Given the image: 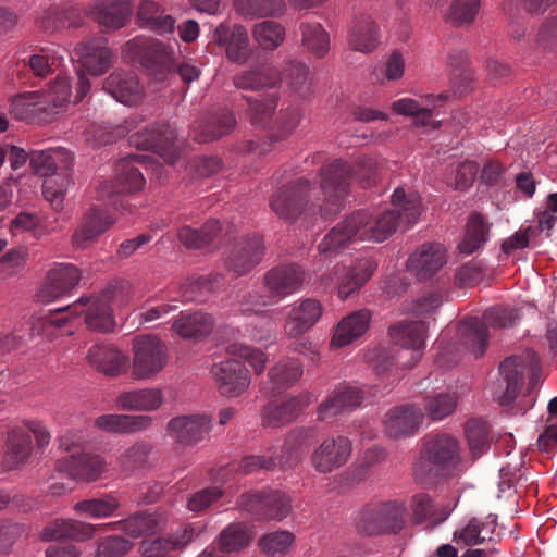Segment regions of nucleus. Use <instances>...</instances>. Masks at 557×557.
<instances>
[{
    "instance_id": "nucleus-1",
    "label": "nucleus",
    "mask_w": 557,
    "mask_h": 557,
    "mask_svg": "<svg viewBox=\"0 0 557 557\" xmlns=\"http://www.w3.org/2000/svg\"><path fill=\"white\" fill-rule=\"evenodd\" d=\"M376 168L371 158L360 159L355 166L336 159L319 172L320 189L311 187L308 180L299 177L278 188L270 199V207L281 219L296 220L301 213H320L327 219L336 214L348 194L350 181L357 178L362 187L374 183Z\"/></svg>"
},
{
    "instance_id": "nucleus-2",
    "label": "nucleus",
    "mask_w": 557,
    "mask_h": 557,
    "mask_svg": "<svg viewBox=\"0 0 557 557\" xmlns=\"http://www.w3.org/2000/svg\"><path fill=\"white\" fill-rule=\"evenodd\" d=\"M393 209L379 213L357 211L333 227L319 245L320 253L331 256L356 240L384 242L404 223L411 227L421 213L420 197L405 194L400 187L392 195Z\"/></svg>"
},
{
    "instance_id": "nucleus-3",
    "label": "nucleus",
    "mask_w": 557,
    "mask_h": 557,
    "mask_svg": "<svg viewBox=\"0 0 557 557\" xmlns=\"http://www.w3.org/2000/svg\"><path fill=\"white\" fill-rule=\"evenodd\" d=\"M243 99L248 104L247 115L251 124L269 129L268 139L251 140L248 143L249 152L257 154L268 153L272 149V144L287 138L301 120V113L295 107L281 110L273 120L272 117L278 102L276 95H267L261 98L244 96Z\"/></svg>"
},
{
    "instance_id": "nucleus-4",
    "label": "nucleus",
    "mask_w": 557,
    "mask_h": 557,
    "mask_svg": "<svg viewBox=\"0 0 557 557\" xmlns=\"http://www.w3.org/2000/svg\"><path fill=\"white\" fill-rule=\"evenodd\" d=\"M125 58L137 61L153 81L163 83L174 75L173 47L151 37H135L122 50Z\"/></svg>"
},
{
    "instance_id": "nucleus-5",
    "label": "nucleus",
    "mask_w": 557,
    "mask_h": 557,
    "mask_svg": "<svg viewBox=\"0 0 557 557\" xmlns=\"http://www.w3.org/2000/svg\"><path fill=\"white\" fill-rule=\"evenodd\" d=\"M112 292L104 290L100 296L91 299L89 297H81L77 301L63 308L50 311L39 319L44 327H60L67 322L65 312L72 315H78L85 312V322L91 330L107 333L114 329L115 321L109 305Z\"/></svg>"
},
{
    "instance_id": "nucleus-6",
    "label": "nucleus",
    "mask_w": 557,
    "mask_h": 557,
    "mask_svg": "<svg viewBox=\"0 0 557 557\" xmlns=\"http://www.w3.org/2000/svg\"><path fill=\"white\" fill-rule=\"evenodd\" d=\"M460 461L459 445L456 438L447 434L430 437L422 449V460L416 467L414 475L419 481H425L428 472L436 475L448 474Z\"/></svg>"
},
{
    "instance_id": "nucleus-7",
    "label": "nucleus",
    "mask_w": 557,
    "mask_h": 557,
    "mask_svg": "<svg viewBox=\"0 0 557 557\" xmlns=\"http://www.w3.org/2000/svg\"><path fill=\"white\" fill-rule=\"evenodd\" d=\"M406 507L391 500L364 506L356 518V528L363 534L398 533L405 525Z\"/></svg>"
},
{
    "instance_id": "nucleus-8",
    "label": "nucleus",
    "mask_w": 557,
    "mask_h": 557,
    "mask_svg": "<svg viewBox=\"0 0 557 557\" xmlns=\"http://www.w3.org/2000/svg\"><path fill=\"white\" fill-rule=\"evenodd\" d=\"M79 442L81 438L72 433L60 437V447L67 454L59 460L58 468L74 480L95 481L104 471L106 462L98 455L84 453Z\"/></svg>"
},
{
    "instance_id": "nucleus-9",
    "label": "nucleus",
    "mask_w": 557,
    "mask_h": 557,
    "mask_svg": "<svg viewBox=\"0 0 557 557\" xmlns=\"http://www.w3.org/2000/svg\"><path fill=\"white\" fill-rule=\"evenodd\" d=\"M132 351V373L138 380L154 377L169 361L168 346L156 335L136 336L133 341Z\"/></svg>"
},
{
    "instance_id": "nucleus-10",
    "label": "nucleus",
    "mask_w": 557,
    "mask_h": 557,
    "mask_svg": "<svg viewBox=\"0 0 557 557\" xmlns=\"http://www.w3.org/2000/svg\"><path fill=\"white\" fill-rule=\"evenodd\" d=\"M237 506L258 520H283L292 509L289 498L274 490L244 493Z\"/></svg>"
},
{
    "instance_id": "nucleus-11",
    "label": "nucleus",
    "mask_w": 557,
    "mask_h": 557,
    "mask_svg": "<svg viewBox=\"0 0 557 557\" xmlns=\"http://www.w3.org/2000/svg\"><path fill=\"white\" fill-rule=\"evenodd\" d=\"M145 178L143 173L134 165V159L120 160L115 166L113 180L101 183L100 198L108 199L115 208L126 209L119 196L131 194L143 188Z\"/></svg>"
},
{
    "instance_id": "nucleus-12",
    "label": "nucleus",
    "mask_w": 557,
    "mask_h": 557,
    "mask_svg": "<svg viewBox=\"0 0 557 557\" xmlns=\"http://www.w3.org/2000/svg\"><path fill=\"white\" fill-rule=\"evenodd\" d=\"M305 270L297 263H281L268 270L262 278L264 290L278 304L285 297L297 293L304 286Z\"/></svg>"
},
{
    "instance_id": "nucleus-13",
    "label": "nucleus",
    "mask_w": 557,
    "mask_h": 557,
    "mask_svg": "<svg viewBox=\"0 0 557 557\" xmlns=\"http://www.w3.org/2000/svg\"><path fill=\"white\" fill-rule=\"evenodd\" d=\"M212 374L219 393L224 397L243 395L251 383L249 370L237 359H226L212 364Z\"/></svg>"
},
{
    "instance_id": "nucleus-14",
    "label": "nucleus",
    "mask_w": 557,
    "mask_h": 557,
    "mask_svg": "<svg viewBox=\"0 0 557 557\" xmlns=\"http://www.w3.org/2000/svg\"><path fill=\"white\" fill-rule=\"evenodd\" d=\"M72 59L88 74L101 76L112 66L113 53L106 38L92 37L76 45Z\"/></svg>"
},
{
    "instance_id": "nucleus-15",
    "label": "nucleus",
    "mask_w": 557,
    "mask_h": 557,
    "mask_svg": "<svg viewBox=\"0 0 557 557\" xmlns=\"http://www.w3.org/2000/svg\"><path fill=\"white\" fill-rule=\"evenodd\" d=\"M351 441L343 435L326 437L310 456L313 469L322 474L344 466L351 455Z\"/></svg>"
},
{
    "instance_id": "nucleus-16",
    "label": "nucleus",
    "mask_w": 557,
    "mask_h": 557,
    "mask_svg": "<svg viewBox=\"0 0 557 557\" xmlns=\"http://www.w3.org/2000/svg\"><path fill=\"white\" fill-rule=\"evenodd\" d=\"M525 369V359L518 356L508 357L499 364L500 380L493 392V397L500 406H508L517 398Z\"/></svg>"
},
{
    "instance_id": "nucleus-17",
    "label": "nucleus",
    "mask_w": 557,
    "mask_h": 557,
    "mask_svg": "<svg viewBox=\"0 0 557 557\" xmlns=\"http://www.w3.org/2000/svg\"><path fill=\"white\" fill-rule=\"evenodd\" d=\"M212 42L224 48L232 62L243 64L249 57V37L243 25L230 21L220 23L212 34Z\"/></svg>"
},
{
    "instance_id": "nucleus-18",
    "label": "nucleus",
    "mask_w": 557,
    "mask_h": 557,
    "mask_svg": "<svg viewBox=\"0 0 557 557\" xmlns=\"http://www.w3.org/2000/svg\"><path fill=\"white\" fill-rule=\"evenodd\" d=\"M211 430V418L206 414H184L172 418L166 424V434L185 446L205 440Z\"/></svg>"
},
{
    "instance_id": "nucleus-19",
    "label": "nucleus",
    "mask_w": 557,
    "mask_h": 557,
    "mask_svg": "<svg viewBox=\"0 0 557 557\" xmlns=\"http://www.w3.org/2000/svg\"><path fill=\"white\" fill-rule=\"evenodd\" d=\"M263 252L264 246L260 236L244 237L232 246L225 264L228 270L242 276L260 263Z\"/></svg>"
},
{
    "instance_id": "nucleus-20",
    "label": "nucleus",
    "mask_w": 557,
    "mask_h": 557,
    "mask_svg": "<svg viewBox=\"0 0 557 557\" xmlns=\"http://www.w3.org/2000/svg\"><path fill=\"white\" fill-rule=\"evenodd\" d=\"M311 395L307 392L288 397L280 403H269L262 408V424L269 428H280L295 421L310 405Z\"/></svg>"
},
{
    "instance_id": "nucleus-21",
    "label": "nucleus",
    "mask_w": 557,
    "mask_h": 557,
    "mask_svg": "<svg viewBox=\"0 0 557 557\" xmlns=\"http://www.w3.org/2000/svg\"><path fill=\"white\" fill-rule=\"evenodd\" d=\"M103 90L125 106H137L144 98V86L129 71H114L103 81Z\"/></svg>"
},
{
    "instance_id": "nucleus-22",
    "label": "nucleus",
    "mask_w": 557,
    "mask_h": 557,
    "mask_svg": "<svg viewBox=\"0 0 557 557\" xmlns=\"http://www.w3.org/2000/svg\"><path fill=\"white\" fill-rule=\"evenodd\" d=\"M322 306L315 299L295 302L284 323V333L289 338H298L308 332L321 318Z\"/></svg>"
},
{
    "instance_id": "nucleus-23",
    "label": "nucleus",
    "mask_w": 557,
    "mask_h": 557,
    "mask_svg": "<svg viewBox=\"0 0 557 557\" xmlns=\"http://www.w3.org/2000/svg\"><path fill=\"white\" fill-rule=\"evenodd\" d=\"M33 451L32 436L23 429L8 431L1 468L4 472L22 469L29 460Z\"/></svg>"
},
{
    "instance_id": "nucleus-24",
    "label": "nucleus",
    "mask_w": 557,
    "mask_h": 557,
    "mask_svg": "<svg viewBox=\"0 0 557 557\" xmlns=\"http://www.w3.org/2000/svg\"><path fill=\"white\" fill-rule=\"evenodd\" d=\"M445 263V247L438 243H430L422 245L410 255L407 269L422 281L434 275Z\"/></svg>"
},
{
    "instance_id": "nucleus-25",
    "label": "nucleus",
    "mask_w": 557,
    "mask_h": 557,
    "mask_svg": "<svg viewBox=\"0 0 557 557\" xmlns=\"http://www.w3.org/2000/svg\"><path fill=\"white\" fill-rule=\"evenodd\" d=\"M111 214L100 207H91L81 219V223L72 236L74 246L83 248L96 240L114 224Z\"/></svg>"
},
{
    "instance_id": "nucleus-26",
    "label": "nucleus",
    "mask_w": 557,
    "mask_h": 557,
    "mask_svg": "<svg viewBox=\"0 0 557 557\" xmlns=\"http://www.w3.org/2000/svg\"><path fill=\"white\" fill-rule=\"evenodd\" d=\"M99 530V524L73 519H55L46 524L40 533V539L46 542L62 540L83 542L94 537Z\"/></svg>"
},
{
    "instance_id": "nucleus-27",
    "label": "nucleus",
    "mask_w": 557,
    "mask_h": 557,
    "mask_svg": "<svg viewBox=\"0 0 557 557\" xmlns=\"http://www.w3.org/2000/svg\"><path fill=\"white\" fill-rule=\"evenodd\" d=\"M71 85L69 78L58 74L55 81L50 85L45 101L33 106L32 113L39 122L49 123L69 104Z\"/></svg>"
},
{
    "instance_id": "nucleus-28",
    "label": "nucleus",
    "mask_w": 557,
    "mask_h": 557,
    "mask_svg": "<svg viewBox=\"0 0 557 557\" xmlns=\"http://www.w3.org/2000/svg\"><path fill=\"white\" fill-rule=\"evenodd\" d=\"M363 399L364 392L361 388L348 384L339 385L318 407V420L325 421L334 418L345 410L355 409Z\"/></svg>"
},
{
    "instance_id": "nucleus-29",
    "label": "nucleus",
    "mask_w": 557,
    "mask_h": 557,
    "mask_svg": "<svg viewBox=\"0 0 557 557\" xmlns=\"http://www.w3.org/2000/svg\"><path fill=\"white\" fill-rule=\"evenodd\" d=\"M457 338L458 352L466 351L474 358H480L488 346L490 333L481 319L472 317L458 324Z\"/></svg>"
},
{
    "instance_id": "nucleus-30",
    "label": "nucleus",
    "mask_w": 557,
    "mask_h": 557,
    "mask_svg": "<svg viewBox=\"0 0 557 557\" xmlns=\"http://www.w3.org/2000/svg\"><path fill=\"white\" fill-rule=\"evenodd\" d=\"M377 264L371 258L358 259L355 264L346 269L336 267L334 274L337 276L338 296L346 299L354 292L358 290L373 275Z\"/></svg>"
},
{
    "instance_id": "nucleus-31",
    "label": "nucleus",
    "mask_w": 557,
    "mask_h": 557,
    "mask_svg": "<svg viewBox=\"0 0 557 557\" xmlns=\"http://www.w3.org/2000/svg\"><path fill=\"white\" fill-rule=\"evenodd\" d=\"M428 330L426 322L411 321L399 322L389 327V335L392 341L401 346L405 352L411 349V360L414 364L421 357L422 350L425 346V333Z\"/></svg>"
},
{
    "instance_id": "nucleus-32",
    "label": "nucleus",
    "mask_w": 557,
    "mask_h": 557,
    "mask_svg": "<svg viewBox=\"0 0 557 557\" xmlns=\"http://www.w3.org/2000/svg\"><path fill=\"white\" fill-rule=\"evenodd\" d=\"M165 522L166 518L161 512L141 511L132 515L125 520L99 525L100 530H113L116 529V527H121L128 536L137 539L162 530Z\"/></svg>"
},
{
    "instance_id": "nucleus-33",
    "label": "nucleus",
    "mask_w": 557,
    "mask_h": 557,
    "mask_svg": "<svg viewBox=\"0 0 557 557\" xmlns=\"http://www.w3.org/2000/svg\"><path fill=\"white\" fill-rule=\"evenodd\" d=\"M73 160L72 152L62 147L33 150L29 153L30 166L44 177L57 174V172L72 171Z\"/></svg>"
},
{
    "instance_id": "nucleus-34",
    "label": "nucleus",
    "mask_w": 557,
    "mask_h": 557,
    "mask_svg": "<svg viewBox=\"0 0 557 557\" xmlns=\"http://www.w3.org/2000/svg\"><path fill=\"white\" fill-rule=\"evenodd\" d=\"M423 412L417 405H403L386 414L385 431L389 437L400 438L412 434L423 420Z\"/></svg>"
},
{
    "instance_id": "nucleus-35",
    "label": "nucleus",
    "mask_w": 557,
    "mask_h": 557,
    "mask_svg": "<svg viewBox=\"0 0 557 557\" xmlns=\"http://www.w3.org/2000/svg\"><path fill=\"white\" fill-rule=\"evenodd\" d=\"M236 125L233 111L223 108L209 113L194 126L197 132L196 140L200 143L212 141L230 134Z\"/></svg>"
},
{
    "instance_id": "nucleus-36",
    "label": "nucleus",
    "mask_w": 557,
    "mask_h": 557,
    "mask_svg": "<svg viewBox=\"0 0 557 557\" xmlns=\"http://www.w3.org/2000/svg\"><path fill=\"white\" fill-rule=\"evenodd\" d=\"M88 362L97 371L116 376L123 373L128 366V357L112 345H92L87 354Z\"/></svg>"
},
{
    "instance_id": "nucleus-37",
    "label": "nucleus",
    "mask_w": 557,
    "mask_h": 557,
    "mask_svg": "<svg viewBox=\"0 0 557 557\" xmlns=\"http://www.w3.org/2000/svg\"><path fill=\"white\" fill-rule=\"evenodd\" d=\"M81 272L71 263H60L49 270L41 289L42 296L55 299L70 293L79 282Z\"/></svg>"
},
{
    "instance_id": "nucleus-38",
    "label": "nucleus",
    "mask_w": 557,
    "mask_h": 557,
    "mask_svg": "<svg viewBox=\"0 0 557 557\" xmlns=\"http://www.w3.org/2000/svg\"><path fill=\"white\" fill-rule=\"evenodd\" d=\"M150 416L102 414L95 420V426L109 433L132 434L145 431L151 426Z\"/></svg>"
},
{
    "instance_id": "nucleus-39",
    "label": "nucleus",
    "mask_w": 557,
    "mask_h": 557,
    "mask_svg": "<svg viewBox=\"0 0 557 557\" xmlns=\"http://www.w3.org/2000/svg\"><path fill=\"white\" fill-rule=\"evenodd\" d=\"M371 312L368 309L357 310L342 319L332 337V345L341 348L362 336L369 327Z\"/></svg>"
},
{
    "instance_id": "nucleus-40",
    "label": "nucleus",
    "mask_w": 557,
    "mask_h": 557,
    "mask_svg": "<svg viewBox=\"0 0 557 557\" xmlns=\"http://www.w3.org/2000/svg\"><path fill=\"white\" fill-rule=\"evenodd\" d=\"M315 432L311 428H298L288 433L282 447V454L276 456L280 469L293 468L314 440Z\"/></svg>"
},
{
    "instance_id": "nucleus-41",
    "label": "nucleus",
    "mask_w": 557,
    "mask_h": 557,
    "mask_svg": "<svg viewBox=\"0 0 557 557\" xmlns=\"http://www.w3.org/2000/svg\"><path fill=\"white\" fill-rule=\"evenodd\" d=\"M302 363L295 358L278 360L268 373L273 394H281L290 388L302 376Z\"/></svg>"
},
{
    "instance_id": "nucleus-42",
    "label": "nucleus",
    "mask_w": 557,
    "mask_h": 557,
    "mask_svg": "<svg viewBox=\"0 0 557 557\" xmlns=\"http://www.w3.org/2000/svg\"><path fill=\"white\" fill-rule=\"evenodd\" d=\"M177 138L176 131L169 124H156L132 137L135 146L143 150L162 151L170 149Z\"/></svg>"
},
{
    "instance_id": "nucleus-43",
    "label": "nucleus",
    "mask_w": 557,
    "mask_h": 557,
    "mask_svg": "<svg viewBox=\"0 0 557 557\" xmlns=\"http://www.w3.org/2000/svg\"><path fill=\"white\" fill-rule=\"evenodd\" d=\"M163 394L159 388H140L121 393L116 406L127 411H154L161 407Z\"/></svg>"
},
{
    "instance_id": "nucleus-44",
    "label": "nucleus",
    "mask_w": 557,
    "mask_h": 557,
    "mask_svg": "<svg viewBox=\"0 0 557 557\" xmlns=\"http://www.w3.org/2000/svg\"><path fill=\"white\" fill-rule=\"evenodd\" d=\"M281 79L278 70L262 65L237 73L233 77V83L239 89L260 90L274 87Z\"/></svg>"
},
{
    "instance_id": "nucleus-45",
    "label": "nucleus",
    "mask_w": 557,
    "mask_h": 557,
    "mask_svg": "<svg viewBox=\"0 0 557 557\" xmlns=\"http://www.w3.org/2000/svg\"><path fill=\"white\" fill-rule=\"evenodd\" d=\"M213 327V319L202 311L180 312L172 329L183 338H199L207 336Z\"/></svg>"
},
{
    "instance_id": "nucleus-46",
    "label": "nucleus",
    "mask_w": 557,
    "mask_h": 557,
    "mask_svg": "<svg viewBox=\"0 0 557 557\" xmlns=\"http://www.w3.org/2000/svg\"><path fill=\"white\" fill-rule=\"evenodd\" d=\"M348 44L351 49L360 52H371L379 44L377 27L370 16L362 15L354 20Z\"/></svg>"
},
{
    "instance_id": "nucleus-47",
    "label": "nucleus",
    "mask_w": 557,
    "mask_h": 557,
    "mask_svg": "<svg viewBox=\"0 0 557 557\" xmlns=\"http://www.w3.org/2000/svg\"><path fill=\"white\" fill-rule=\"evenodd\" d=\"M411 508L416 523L430 521L434 527L444 522L453 511L449 505H435L432 498L424 493L413 496Z\"/></svg>"
},
{
    "instance_id": "nucleus-48",
    "label": "nucleus",
    "mask_w": 557,
    "mask_h": 557,
    "mask_svg": "<svg viewBox=\"0 0 557 557\" xmlns=\"http://www.w3.org/2000/svg\"><path fill=\"white\" fill-rule=\"evenodd\" d=\"M221 230L218 220H208L200 228L188 225L181 226L177 237L182 245L188 249H201L211 244Z\"/></svg>"
},
{
    "instance_id": "nucleus-49",
    "label": "nucleus",
    "mask_w": 557,
    "mask_h": 557,
    "mask_svg": "<svg viewBox=\"0 0 557 557\" xmlns=\"http://www.w3.org/2000/svg\"><path fill=\"white\" fill-rule=\"evenodd\" d=\"M94 16L100 25L117 29L126 24L129 10L125 3L117 0H98Z\"/></svg>"
},
{
    "instance_id": "nucleus-50",
    "label": "nucleus",
    "mask_w": 557,
    "mask_h": 557,
    "mask_svg": "<svg viewBox=\"0 0 557 557\" xmlns=\"http://www.w3.org/2000/svg\"><path fill=\"white\" fill-rule=\"evenodd\" d=\"M137 16L146 27L159 34L172 33L174 30V18L166 14L154 1H143L138 8Z\"/></svg>"
},
{
    "instance_id": "nucleus-51",
    "label": "nucleus",
    "mask_w": 557,
    "mask_h": 557,
    "mask_svg": "<svg viewBox=\"0 0 557 557\" xmlns=\"http://www.w3.org/2000/svg\"><path fill=\"white\" fill-rule=\"evenodd\" d=\"M488 517L485 521L472 518L463 528L455 531L454 541L466 546H473L484 543L486 540L492 539L495 531V518L490 520Z\"/></svg>"
},
{
    "instance_id": "nucleus-52",
    "label": "nucleus",
    "mask_w": 557,
    "mask_h": 557,
    "mask_svg": "<svg viewBox=\"0 0 557 557\" xmlns=\"http://www.w3.org/2000/svg\"><path fill=\"white\" fill-rule=\"evenodd\" d=\"M301 44L304 48L317 58H323L330 49V36L318 22L300 24Z\"/></svg>"
},
{
    "instance_id": "nucleus-53",
    "label": "nucleus",
    "mask_w": 557,
    "mask_h": 557,
    "mask_svg": "<svg viewBox=\"0 0 557 557\" xmlns=\"http://www.w3.org/2000/svg\"><path fill=\"white\" fill-rule=\"evenodd\" d=\"M72 183V171L48 175L42 183V196L57 212L63 209L64 196Z\"/></svg>"
},
{
    "instance_id": "nucleus-54",
    "label": "nucleus",
    "mask_w": 557,
    "mask_h": 557,
    "mask_svg": "<svg viewBox=\"0 0 557 557\" xmlns=\"http://www.w3.org/2000/svg\"><path fill=\"white\" fill-rule=\"evenodd\" d=\"M251 539L250 530L246 524L232 523L220 533L219 549L225 554L235 553L248 546Z\"/></svg>"
},
{
    "instance_id": "nucleus-55",
    "label": "nucleus",
    "mask_w": 557,
    "mask_h": 557,
    "mask_svg": "<svg viewBox=\"0 0 557 557\" xmlns=\"http://www.w3.org/2000/svg\"><path fill=\"white\" fill-rule=\"evenodd\" d=\"M120 507V502L111 495L100 498H89L77 502L74 510L78 515H85L94 519H104L111 517Z\"/></svg>"
},
{
    "instance_id": "nucleus-56",
    "label": "nucleus",
    "mask_w": 557,
    "mask_h": 557,
    "mask_svg": "<svg viewBox=\"0 0 557 557\" xmlns=\"http://www.w3.org/2000/svg\"><path fill=\"white\" fill-rule=\"evenodd\" d=\"M488 227L481 214H472L467 223L466 235L459 244L461 253L471 255L479 249L486 240Z\"/></svg>"
},
{
    "instance_id": "nucleus-57",
    "label": "nucleus",
    "mask_w": 557,
    "mask_h": 557,
    "mask_svg": "<svg viewBox=\"0 0 557 557\" xmlns=\"http://www.w3.org/2000/svg\"><path fill=\"white\" fill-rule=\"evenodd\" d=\"M448 64L451 67L453 95L462 96L471 89L472 73L466 67L467 55L463 52L450 54Z\"/></svg>"
},
{
    "instance_id": "nucleus-58",
    "label": "nucleus",
    "mask_w": 557,
    "mask_h": 557,
    "mask_svg": "<svg viewBox=\"0 0 557 557\" xmlns=\"http://www.w3.org/2000/svg\"><path fill=\"white\" fill-rule=\"evenodd\" d=\"M252 36L264 50L276 49L285 39V28L275 21H263L255 25Z\"/></svg>"
},
{
    "instance_id": "nucleus-59",
    "label": "nucleus",
    "mask_w": 557,
    "mask_h": 557,
    "mask_svg": "<svg viewBox=\"0 0 557 557\" xmlns=\"http://www.w3.org/2000/svg\"><path fill=\"white\" fill-rule=\"evenodd\" d=\"M235 9L247 17H262L282 12L284 0H233Z\"/></svg>"
},
{
    "instance_id": "nucleus-60",
    "label": "nucleus",
    "mask_w": 557,
    "mask_h": 557,
    "mask_svg": "<svg viewBox=\"0 0 557 557\" xmlns=\"http://www.w3.org/2000/svg\"><path fill=\"white\" fill-rule=\"evenodd\" d=\"M466 436L473 458L481 457L490 448L487 424L479 419H472L466 424Z\"/></svg>"
},
{
    "instance_id": "nucleus-61",
    "label": "nucleus",
    "mask_w": 557,
    "mask_h": 557,
    "mask_svg": "<svg viewBox=\"0 0 557 557\" xmlns=\"http://www.w3.org/2000/svg\"><path fill=\"white\" fill-rule=\"evenodd\" d=\"M283 77L294 92L306 96L310 91V71L306 64L288 62L284 69Z\"/></svg>"
},
{
    "instance_id": "nucleus-62",
    "label": "nucleus",
    "mask_w": 557,
    "mask_h": 557,
    "mask_svg": "<svg viewBox=\"0 0 557 557\" xmlns=\"http://www.w3.org/2000/svg\"><path fill=\"white\" fill-rule=\"evenodd\" d=\"M294 541L293 533L278 530L262 535L259 540V547L262 553L270 556L283 555L287 553Z\"/></svg>"
},
{
    "instance_id": "nucleus-63",
    "label": "nucleus",
    "mask_w": 557,
    "mask_h": 557,
    "mask_svg": "<svg viewBox=\"0 0 557 557\" xmlns=\"http://www.w3.org/2000/svg\"><path fill=\"white\" fill-rule=\"evenodd\" d=\"M518 311L510 307L495 306L487 309L481 321L484 323L485 329H507L511 327L518 321Z\"/></svg>"
},
{
    "instance_id": "nucleus-64",
    "label": "nucleus",
    "mask_w": 557,
    "mask_h": 557,
    "mask_svg": "<svg viewBox=\"0 0 557 557\" xmlns=\"http://www.w3.org/2000/svg\"><path fill=\"white\" fill-rule=\"evenodd\" d=\"M150 450V445L146 443H136L127 448L119 459L122 472L128 475L140 469L146 463Z\"/></svg>"
}]
</instances>
